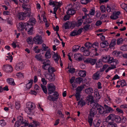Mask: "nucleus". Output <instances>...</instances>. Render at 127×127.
<instances>
[{"label":"nucleus","instance_id":"nucleus-1","mask_svg":"<svg viewBox=\"0 0 127 127\" xmlns=\"http://www.w3.org/2000/svg\"><path fill=\"white\" fill-rule=\"evenodd\" d=\"M34 104L32 102H28L26 104V107L25 109V111L29 114L31 115H33V113L32 112L33 111V110L35 108V106H33Z\"/></svg>","mask_w":127,"mask_h":127},{"label":"nucleus","instance_id":"nucleus-2","mask_svg":"<svg viewBox=\"0 0 127 127\" xmlns=\"http://www.w3.org/2000/svg\"><path fill=\"white\" fill-rule=\"evenodd\" d=\"M41 63L43 64L42 66V68L45 70H47L50 64V60L47 59H43Z\"/></svg>","mask_w":127,"mask_h":127},{"label":"nucleus","instance_id":"nucleus-3","mask_svg":"<svg viewBox=\"0 0 127 127\" xmlns=\"http://www.w3.org/2000/svg\"><path fill=\"white\" fill-rule=\"evenodd\" d=\"M33 41L36 44H41L43 42L42 40V37L39 35H37L33 38Z\"/></svg>","mask_w":127,"mask_h":127},{"label":"nucleus","instance_id":"nucleus-4","mask_svg":"<svg viewBox=\"0 0 127 127\" xmlns=\"http://www.w3.org/2000/svg\"><path fill=\"white\" fill-rule=\"evenodd\" d=\"M88 99L90 102V106L93 108V109L96 108V107L98 105V104L97 102L95 101L93 97L92 96H89Z\"/></svg>","mask_w":127,"mask_h":127},{"label":"nucleus","instance_id":"nucleus-5","mask_svg":"<svg viewBox=\"0 0 127 127\" xmlns=\"http://www.w3.org/2000/svg\"><path fill=\"white\" fill-rule=\"evenodd\" d=\"M47 88L48 91V93L49 95L54 93L56 89L55 86L53 84L51 83L48 84Z\"/></svg>","mask_w":127,"mask_h":127},{"label":"nucleus","instance_id":"nucleus-6","mask_svg":"<svg viewBox=\"0 0 127 127\" xmlns=\"http://www.w3.org/2000/svg\"><path fill=\"white\" fill-rule=\"evenodd\" d=\"M54 94L53 95L54 97H53L52 95H49L48 97V99L50 100H52V101H56L57 99L58 98L59 94L56 92H54Z\"/></svg>","mask_w":127,"mask_h":127},{"label":"nucleus","instance_id":"nucleus-7","mask_svg":"<svg viewBox=\"0 0 127 127\" xmlns=\"http://www.w3.org/2000/svg\"><path fill=\"white\" fill-rule=\"evenodd\" d=\"M46 78L48 79L50 81H54L55 79L54 74H47L45 75Z\"/></svg>","mask_w":127,"mask_h":127},{"label":"nucleus","instance_id":"nucleus-8","mask_svg":"<svg viewBox=\"0 0 127 127\" xmlns=\"http://www.w3.org/2000/svg\"><path fill=\"white\" fill-rule=\"evenodd\" d=\"M29 22V23H27L29 24L28 25H27V26H28V28H29V26H30V25L32 26H33L34 25L36 22V21L35 18L33 17H32L30 19Z\"/></svg>","mask_w":127,"mask_h":127},{"label":"nucleus","instance_id":"nucleus-9","mask_svg":"<svg viewBox=\"0 0 127 127\" xmlns=\"http://www.w3.org/2000/svg\"><path fill=\"white\" fill-rule=\"evenodd\" d=\"M29 24L28 23H23L21 22L19 23V25H18V26L19 25V27H17L19 28V29L22 30L23 29H24L25 28H27V25Z\"/></svg>","mask_w":127,"mask_h":127},{"label":"nucleus","instance_id":"nucleus-10","mask_svg":"<svg viewBox=\"0 0 127 127\" xmlns=\"http://www.w3.org/2000/svg\"><path fill=\"white\" fill-rule=\"evenodd\" d=\"M96 61L97 60L96 59L91 58L88 59L86 60V62L87 63H90L92 65L95 64Z\"/></svg>","mask_w":127,"mask_h":127},{"label":"nucleus","instance_id":"nucleus-11","mask_svg":"<svg viewBox=\"0 0 127 127\" xmlns=\"http://www.w3.org/2000/svg\"><path fill=\"white\" fill-rule=\"evenodd\" d=\"M104 106L106 109L105 114L109 113L110 112H112L113 111V110L111 107L106 104H105Z\"/></svg>","mask_w":127,"mask_h":127},{"label":"nucleus","instance_id":"nucleus-12","mask_svg":"<svg viewBox=\"0 0 127 127\" xmlns=\"http://www.w3.org/2000/svg\"><path fill=\"white\" fill-rule=\"evenodd\" d=\"M100 72L97 71L93 75V78L95 80H98L99 79Z\"/></svg>","mask_w":127,"mask_h":127},{"label":"nucleus","instance_id":"nucleus-13","mask_svg":"<svg viewBox=\"0 0 127 127\" xmlns=\"http://www.w3.org/2000/svg\"><path fill=\"white\" fill-rule=\"evenodd\" d=\"M112 55L116 57H120L122 55V52L120 51H114L112 53Z\"/></svg>","mask_w":127,"mask_h":127},{"label":"nucleus","instance_id":"nucleus-14","mask_svg":"<svg viewBox=\"0 0 127 127\" xmlns=\"http://www.w3.org/2000/svg\"><path fill=\"white\" fill-rule=\"evenodd\" d=\"M5 71L7 72H11L12 71V68L11 65H4Z\"/></svg>","mask_w":127,"mask_h":127},{"label":"nucleus","instance_id":"nucleus-15","mask_svg":"<svg viewBox=\"0 0 127 127\" xmlns=\"http://www.w3.org/2000/svg\"><path fill=\"white\" fill-rule=\"evenodd\" d=\"M76 13V11L74 10L73 8H69L66 12L67 14L68 15H73Z\"/></svg>","mask_w":127,"mask_h":127},{"label":"nucleus","instance_id":"nucleus-16","mask_svg":"<svg viewBox=\"0 0 127 127\" xmlns=\"http://www.w3.org/2000/svg\"><path fill=\"white\" fill-rule=\"evenodd\" d=\"M116 39H113L112 40L110 44L109 45V47L111 49H114V46L116 44Z\"/></svg>","mask_w":127,"mask_h":127},{"label":"nucleus","instance_id":"nucleus-17","mask_svg":"<svg viewBox=\"0 0 127 127\" xmlns=\"http://www.w3.org/2000/svg\"><path fill=\"white\" fill-rule=\"evenodd\" d=\"M85 92L86 94L92 95L93 93V90L91 88L89 87L85 90Z\"/></svg>","mask_w":127,"mask_h":127},{"label":"nucleus","instance_id":"nucleus-18","mask_svg":"<svg viewBox=\"0 0 127 127\" xmlns=\"http://www.w3.org/2000/svg\"><path fill=\"white\" fill-rule=\"evenodd\" d=\"M101 123V121L100 120L96 119L94 121L93 125L95 127H98Z\"/></svg>","mask_w":127,"mask_h":127},{"label":"nucleus","instance_id":"nucleus-19","mask_svg":"<svg viewBox=\"0 0 127 127\" xmlns=\"http://www.w3.org/2000/svg\"><path fill=\"white\" fill-rule=\"evenodd\" d=\"M109 45V43L107 41L105 40L103 41L100 43V46L102 48L106 47Z\"/></svg>","mask_w":127,"mask_h":127},{"label":"nucleus","instance_id":"nucleus-20","mask_svg":"<svg viewBox=\"0 0 127 127\" xmlns=\"http://www.w3.org/2000/svg\"><path fill=\"white\" fill-rule=\"evenodd\" d=\"M18 17L20 20L24 19L25 17L24 12H20L18 13Z\"/></svg>","mask_w":127,"mask_h":127},{"label":"nucleus","instance_id":"nucleus-21","mask_svg":"<svg viewBox=\"0 0 127 127\" xmlns=\"http://www.w3.org/2000/svg\"><path fill=\"white\" fill-rule=\"evenodd\" d=\"M27 28H26L25 30L26 31L28 32V33L30 35H31L32 34L33 27H32L30 28V27H29V28H28V26H27Z\"/></svg>","mask_w":127,"mask_h":127},{"label":"nucleus","instance_id":"nucleus-22","mask_svg":"<svg viewBox=\"0 0 127 127\" xmlns=\"http://www.w3.org/2000/svg\"><path fill=\"white\" fill-rule=\"evenodd\" d=\"M96 112L95 109H91L90 112L89 116L94 117V116L96 114Z\"/></svg>","mask_w":127,"mask_h":127},{"label":"nucleus","instance_id":"nucleus-23","mask_svg":"<svg viewBox=\"0 0 127 127\" xmlns=\"http://www.w3.org/2000/svg\"><path fill=\"white\" fill-rule=\"evenodd\" d=\"M85 86H86V85L84 84L82 85L79 86H78L76 89V91L77 92L80 93L83 90Z\"/></svg>","mask_w":127,"mask_h":127},{"label":"nucleus","instance_id":"nucleus-24","mask_svg":"<svg viewBox=\"0 0 127 127\" xmlns=\"http://www.w3.org/2000/svg\"><path fill=\"white\" fill-rule=\"evenodd\" d=\"M78 74L80 76L84 77L86 75V72L84 70H80L78 72Z\"/></svg>","mask_w":127,"mask_h":127},{"label":"nucleus","instance_id":"nucleus-25","mask_svg":"<svg viewBox=\"0 0 127 127\" xmlns=\"http://www.w3.org/2000/svg\"><path fill=\"white\" fill-rule=\"evenodd\" d=\"M29 10V9L26 8L27 11H25L24 12L25 17H29L31 16V12Z\"/></svg>","mask_w":127,"mask_h":127},{"label":"nucleus","instance_id":"nucleus-26","mask_svg":"<svg viewBox=\"0 0 127 127\" xmlns=\"http://www.w3.org/2000/svg\"><path fill=\"white\" fill-rule=\"evenodd\" d=\"M116 116L114 114H112L110 115L106 118V119L109 120H112V121H114Z\"/></svg>","mask_w":127,"mask_h":127},{"label":"nucleus","instance_id":"nucleus-27","mask_svg":"<svg viewBox=\"0 0 127 127\" xmlns=\"http://www.w3.org/2000/svg\"><path fill=\"white\" fill-rule=\"evenodd\" d=\"M117 60L114 59L112 57L110 58L109 57L108 60L107 62H108L109 63H113L117 62Z\"/></svg>","mask_w":127,"mask_h":127},{"label":"nucleus","instance_id":"nucleus-28","mask_svg":"<svg viewBox=\"0 0 127 127\" xmlns=\"http://www.w3.org/2000/svg\"><path fill=\"white\" fill-rule=\"evenodd\" d=\"M80 54H75L74 56L75 59L77 60L81 61L82 60V58L79 56Z\"/></svg>","mask_w":127,"mask_h":127},{"label":"nucleus","instance_id":"nucleus-29","mask_svg":"<svg viewBox=\"0 0 127 127\" xmlns=\"http://www.w3.org/2000/svg\"><path fill=\"white\" fill-rule=\"evenodd\" d=\"M50 51L49 50L47 51L45 53V58L47 59H49L51 58V55L50 53Z\"/></svg>","mask_w":127,"mask_h":127},{"label":"nucleus","instance_id":"nucleus-30","mask_svg":"<svg viewBox=\"0 0 127 127\" xmlns=\"http://www.w3.org/2000/svg\"><path fill=\"white\" fill-rule=\"evenodd\" d=\"M7 82L10 85H14L15 84L14 81V80L12 78H8L7 79Z\"/></svg>","mask_w":127,"mask_h":127},{"label":"nucleus","instance_id":"nucleus-31","mask_svg":"<svg viewBox=\"0 0 127 127\" xmlns=\"http://www.w3.org/2000/svg\"><path fill=\"white\" fill-rule=\"evenodd\" d=\"M80 46L78 45H75L73 46L72 48V51L74 52H75L79 49Z\"/></svg>","mask_w":127,"mask_h":127},{"label":"nucleus","instance_id":"nucleus-32","mask_svg":"<svg viewBox=\"0 0 127 127\" xmlns=\"http://www.w3.org/2000/svg\"><path fill=\"white\" fill-rule=\"evenodd\" d=\"M85 46L87 48V49H89L92 47V43L89 42H87L85 44Z\"/></svg>","mask_w":127,"mask_h":127},{"label":"nucleus","instance_id":"nucleus-33","mask_svg":"<svg viewBox=\"0 0 127 127\" xmlns=\"http://www.w3.org/2000/svg\"><path fill=\"white\" fill-rule=\"evenodd\" d=\"M76 22L75 21H74L69 23V25L70 28H73L75 27L76 26Z\"/></svg>","mask_w":127,"mask_h":127},{"label":"nucleus","instance_id":"nucleus-34","mask_svg":"<svg viewBox=\"0 0 127 127\" xmlns=\"http://www.w3.org/2000/svg\"><path fill=\"white\" fill-rule=\"evenodd\" d=\"M17 121L21 123V124H23L24 123L23 118L20 116H19L17 117Z\"/></svg>","mask_w":127,"mask_h":127},{"label":"nucleus","instance_id":"nucleus-35","mask_svg":"<svg viewBox=\"0 0 127 127\" xmlns=\"http://www.w3.org/2000/svg\"><path fill=\"white\" fill-rule=\"evenodd\" d=\"M53 58L55 61L58 64V61L59 59V57L58 55L57 54H54L53 57Z\"/></svg>","mask_w":127,"mask_h":127},{"label":"nucleus","instance_id":"nucleus-36","mask_svg":"<svg viewBox=\"0 0 127 127\" xmlns=\"http://www.w3.org/2000/svg\"><path fill=\"white\" fill-rule=\"evenodd\" d=\"M117 123H120L121 121V118L118 116H116L114 121Z\"/></svg>","mask_w":127,"mask_h":127},{"label":"nucleus","instance_id":"nucleus-37","mask_svg":"<svg viewBox=\"0 0 127 127\" xmlns=\"http://www.w3.org/2000/svg\"><path fill=\"white\" fill-rule=\"evenodd\" d=\"M42 56L40 54L36 55L35 56V57L36 59L38 61L41 62L43 59L42 58Z\"/></svg>","mask_w":127,"mask_h":127},{"label":"nucleus","instance_id":"nucleus-38","mask_svg":"<svg viewBox=\"0 0 127 127\" xmlns=\"http://www.w3.org/2000/svg\"><path fill=\"white\" fill-rule=\"evenodd\" d=\"M108 127H117V125L115 123L109 122L107 126Z\"/></svg>","mask_w":127,"mask_h":127},{"label":"nucleus","instance_id":"nucleus-39","mask_svg":"<svg viewBox=\"0 0 127 127\" xmlns=\"http://www.w3.org/2000/svg\"><path fill=\"white\" fill-rule=\"evenodd\" d=\"M49 66V67L47 69L48 70V71L49 73H52L55 71L54 68L52 67H50Z\"/></svg>","mask_w":127,"mask_h":127},{"label":"nucleus","instance_id":"nucleus-40","mask_svg":"<svg viewBox=\"0 0 127 127\" xmlns=\"http://www.w3.org/2000/svg\"><path fill=\"white\" fill-rule=\"evenodd\" d=\"M32 38L30 37H28L27 40V42L29 44H32L33 43V41L32 40Z\"/></svg>","mask_w":127,"mask_h":127},{"label":"nucleus","instance_id":"nucleus-41","mask_svg":"<svg viewBox=\"0 0 127 127\" xmlns=\"http://www.w3.org/2000/svg\"><path fill=\"white\" fill-rule=\"evenodd\" d=\"M101 107V108L100 109H99L98 110V111L100 114H104L105 113L104 108L103 107Z\"/></svg>","mask_w":127,"mask_h":127},{"label":"nucleus","instance_id":"nucleus-42","mask_svg":"<svg viewBox=\"0 0 127 127\" xmlns=\"http://www.w3.org/2000/svg\"><path fill=\"white\" fill-rule=\"evenodd\" d=\"M86 103L85 101L84 100H80L78 102V105H80L81 107L85 105Z\"/></svg>","mask_w":127,"mask_h":127},{"label":"nucleus","instance_id":"nucleus-43","mask_svg":"<svg viewBox=\"0 0 127 127\" xmlns=\"http://www.w3.org/2000/svg\"><path fill=\"white\" fill-rule=\"evenodd\" d=\"M41 87L44 93L45 94H47V91L46 86L45 85L41 84Z\"/></svg>","mask_w":127,"mask_h":127},{"label":"nucleus","instance_id":"nucleus-44","mask_svg":"<svg viewBox=\"0 0 127 127\" xmlns=\"http://www.w3.org/2000/svg\"><path fill=\"white\" fill-rule=\"evenodd\" d=\"M96 68L100 67H102L103 65V64L100 61H98L96 63Z\"/></svg>","mask_w":127,"mask_h":127},{"label":"nucleus","instance_id":"nucleus-45","mask_svg":"<svg viewBox=\"0 0 127 127\" xmlns=\"http://www.w3.org/2000/svg\"><path fill=\"white\" fill-rule=\"evenodd\" d=\"M93 121V119L92 117L89 116H88V121L89 124L91 126L92 125Z\"/></svg>","mask_w":127,"mask_h":127},{"label":"nucleus","instance_id":"nucleus-46","mask_svg":"<svg viewBox=\"0 0 127 127\" xmlns=\"http://www.w3.org/2000/svg\"><path fill=\"white\" fill-rule=\"evenodd\" d=\"M75 96L76 97V99L77 101L79 100L80 96V93L76 92V93L75 95Z\"/></svg>","mask_w":127,"mask_h":127},{"label":"nucleus","instance_id":"nucleus-47","mask_svg":"<svg viewBox=\"0 0 127 127\" xmlns=\"http://www.w3.org/2000/svg\"><path fill=\"white\" fill-rule=\"evenodd\" d=\"M83 80L82 79L81 77L77 78L75 80V82L77 83L80 84Z\"/></svg>","mask_w":127,"mask_h":127},{"label":"nucleus","instance_id":"nucleus-48","mask_svg":"<svg viewBox=\"0 0 127 127\" xmlns=\"http://www.w3.org/2000/svg\"><path fill=\"white\" fill-rule=\"evenodd\" d=\"M123 41V40L121 38H119L117 40V44L118 45H120L122 44Z\"/></svg>","mask_w":127,"mask_h":127},{"label":"nucleus","instance_id":"nucleus-49","mask_svg":"<svg viewBox=\"0 0 127 127\" xmlns=\"http://www.w3.org/2000/svg\"><path fill=\"white\" fill-rule=\"evenodd\" d=\"M90 53L89 50L87 49L83 52V55L85 56H88L89 55Z\"/></svg>","mask_w":127,"mask_h":127},{"label":"nucleus","instance_id":"nucleus-50","mask_svg":"<svg viewBox=\"0 0 127 127\" xmlns=\"http://www.w3.org/2000/svg\"><path fill=\"white\" fill-rule=\"evenodd\" d=\"M83 22V20L81 19H80L78 20L77 22H76V27H78L81 26Z\"/></svg>","mask_w":127,"mask_h":127},{"label":"nucleus","instance_id":"nucleus-51","mask_svg":"<svg viewBox=\"0 0 127 127\" xmlns=\"http://www.w3.org/2000/svg\"><path fill=\"white\" fill-rule=\"evenodd\" d=\"M121 50L123 51H126L127 50V45H124L122 46L120 48Z\"/></svg>","mask_w":127,"mask_h":127},{"label":"nucleus","instance_id":"nucleus-52","mask_svg":"<svg viewBox=\"0 0 127 127\" xmlns=\"http://www.w3.org/2000/svg\"><path fill=\"white\" fill-rule=\"evenodd\" d=\"M116 64L117 62L115 63L114 64L111 63V66L109 67V68L110 69V70H111V69H114V68H116L115 65H116Z\"/></svg>","mask_w":127,"mask_h":127},{"label":"nucleus","instance_id":"nucleus-53","mask_svg":"<svg viewBox=\"0 0 127 127\" xmlns=\"http://www.w3.org/2000/svg\"><path fill=\"white\" fill-rule=\"evenodd\" d=\"M116 64L117 62L115 63L114 64L111 63V66L109 67V68L110 69V70H111V69H114V68H116L115 65H116Z\"/></svg>","mask_w":127,"mask_h":127},{"label":"nucleus","instance_id":"nucleus-54","mask_svg":"<svg viewBox=\"0 0 127 127\" xmlns=\"http://www.w3.org/2000/svg\"><path fill=\"white\" fill-rule=\"evenodd\" d=\"M118 18V16L114 14L113 13L112 15L110 16V18L111 19L113 20L116 19Z\"/></svg>","mask_w":127,"mask_h":127},{"label":"nucleus","instance_id":"nucleus-55","mask_svg":"<svg viewBox=\"0 0 127 127\" xmlns=\"http://www.w3.org/2000/svg\"><path fill=\"white\" fill-rule=\"evenodd\" d=\"M121 85L122 86V87L126 86L127 85L126 82L125 80H121Z\"/></svg>","mask_w":127,"mask_h":127},{"label":"nucleus","instance_id":"nucleus-56","mask_svg":"<svg viewBox=\"0 0 127 127\" xmlns=\"http://www.w3.org/2000/svg\"><path fill=\"white\" fill-rule=\"evenodd\" d=\"M77 33V31L76 30H74L71 32L70 35L73 36L77 35H78Z\"/></svg>","mask_w":127,"mask_h":127},{"label":"nucleus","instance_id":"nucleus-57","mask_svg":"<svg viewBox=\"0 0 127 127\" xmlns=\"http://www.w3.org/2000/svg\"><path fill=\"white\" fill-rule=\"evenodd\" d=\"M69 22H66L65 23L64 25V27L65 29H66L69 28H70L69 25Z\"/></svg>","mask_w":127,"mask_h":127},{"label":"nucleus","instance_id":"nucleus-58","mask_svg":"<svg viewBox=\"0 0 127 127\" xmlns=\"http://www.w3.org/2000/svg\"><path fill=\"white\" fill-rule=\"evenodd\" d=\"M56 6L58 8L60 7L61 5H62V2H55Z\"/></svg>","mask_w":127,"mask_h":127},{"label":"nucleus","instance_id":"nucleus-59","mask_svg":"<svg viewBox=\"0 0 127 127\" xmlns=\"http://www.w3.org/2000/svg\"><path fill=\"white\" fill-rule=\"evenodd\" d=\"M95 13V10L93 9H91L90 11V13L89 14H88L87 15L88 16H89V14L92 15H94Z\"/></svg>","mask_w":127,"mask_h":127},{"label":"nucleus","instance_id":"nucleus-60","mask_svg":"<svg viewBox=\"0 0 127 127\" xmlns=\"http://www.w3.org/2000/svg\"><path fill=\"white\" fill-rule=\"evenodd\" d=\"M106 7L103 5L101 6L100 7V9L102 12H105L106 11Z\"/></svg>","mask_w":127,"mask_h":127},{"label":"nucleus","instance_id":"nucleus-61","mask_svg":"<svg viewBox=\"0 0 127 127\" xmlns=\"http://www.w3.org/2000/svg\"><path fill=\"white\" fill-rule=\"evenodd\" d=\"M90 25L89 24H86L84 26L83 28L86 31H87L89 29L90 27Z\"/></svg>","mask_w":127,"mask_h":127},{"label":"nucleus","instance_id":"nucleus-62","mask_svg":"<svg viewBox=\"0 0 127 127\" xmlns=\"http://www.w3.org/2000/svg\"><path fill=\"white\" fill-rule=\"evenodd\" d=\"M89 0H81V2L82 4H86L89 2Z\"/></svg>","mask_w":127,"mask_h":127},{"label":"nucleus","instance_id":"nucleus-63","mask_svg":"<svg viewBox=\"0 0 127 127\" xmlns=\"http://www.w3.org/2000/svg\"><path fill=\"white\" fill-rule=\"evenodd\" d=\"M5 125V123L3 120L0 121V125L1 126H3Z\"/></svg>","mask_w":127,"mask_h":127},{"label":"nucleus","instance_id":"nucleus-64","mask_svg":"<svg viewBox=\"0 0 127 127\" xmlns=\"http://www.w3.org/2000/svg\"><path fill=\"white\" fill-rule=\"evenodd\" d=\"M15 108L17 109H18L20 107V104L18 102H16L15 103Z\"/></svg>","mask_w":127,"mask_h":127}]
</instances>
